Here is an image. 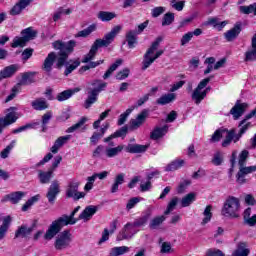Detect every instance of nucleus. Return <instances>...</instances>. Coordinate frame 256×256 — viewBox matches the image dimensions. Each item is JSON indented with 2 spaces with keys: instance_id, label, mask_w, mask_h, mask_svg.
Listing matches in <instances>:
<instances>
[{
  "instance_id": "61",
  "label": "nucleus",
  "mask_w": 256,
  "mask_h": 256,
  "mask_svg": "<svg viewBox=\"0 0 256 256\" xmlns=\"http://www.w3.org/2000/svg\"><path fill=\"white\" fill-rule=\"evenodd\" d=\"M170 5L172 9H175L176 11H181L182 9H185V1L171 0Z\"/></svg>"
},
{
  "instance_id": "18",
  "label": "nucleus",
  "mask_w": 256,
  "mask_h": 256,
  "mask_svg": "<svg viewBox=\"0 0 256 256\" xmlns=\"http://www.w3.org/2000/svg\"><path fill=\"white\" fill-rule=\"evenodd\" d=\"M33 231H35V224H33L31 227L22 225L16 230L15 239H19V237H22V239H27V237H29Z\"/></svg>"
},
{
  "instance_id": "39",
  "label": "nucleus",
  "mask_w": 256,
  "mask_h": 256,
  "mask_svg": "<svg viewBox=\"0 0 256 256\" xmlns=\"http://www.w3.org/2000/svg\"><path fill=\"white\" fill-rule=\"evenodd\" d=\"M185 165V160L176 159L172 162H170L166 167L165 171H177V169H181Z\"/></svg>"
},
{
  "instance_id": "7",
  "label": "nucleus",
  "mask_w": 256,
  "mask_h": 256,
  "mask_svg": "<svg viewBox=\"0 0 256 256\" xmlns=\"http://www.w3.org/2000/svg\"><path fill=\"white\" fill-rule=\"evenodd\" d=\"M213 79V76L203 79L199 82L198 86L192 91L191 99L195 103V105H201V102L207 97L203 89L209 85Z\"/></svg>"
},
{
  "instance_id": "29",
  "label": "nucleus",
  "mask_w": 256,
  "mask_h": 256,
  "mask_svg": "<svg viewBox=\"0 0 256 256\" xmlns=\"http://www.w3.org/2000/svg\"><path fill=\"white\" fill-rule=\"evenodd\" d=\"M123 149H125V146L123 145H118L116 147H106L104 153L108 159H113V157H117L119 153H122Z\"/></svg>"
},
{
  "instance_id": "41",
  "label": "nucleus",
  "mask_w": 256,
  "mask_h": 256,
  "mask_svg": "<svg viewBox=\"0 0 256 256\" xmlns=\"http://www.w3.org/2000/svg\"><path fill=\"white\" fill-rule=\"evenodd\" d=\"M131 251V248L127 246H119V247H114L110 250L109 255L110 256H121L125 255V253H129Z\"/></svg>"
},
{
  "instance_id": "55",
  "label": "nucleus",
  "mask_w": 256,
  "mask_h": 256,
  "mask_svg": "<svg viewBox=\"0 0 256 256\" xmlns=\"http://www.w3.org/2000/svg\"><path fill=\"white\" fill-rule=\"evenodd\" d=\"M179 203L178 197H173L167 205L166 210L164 211V215H169L172 211H175L177 204Z\"/></svg>"
},
{
  "instance_id": "15",
  "label": "nucleus",
  "mask_w": 256,
  "mask_h": 256,
  "mask_svg": "<svg viewBox=\"0 0 256 256\" xmlns=\"http://www.w3.org/2000/svg\"><path fill=\"white\" fill-rule=\"evenodd\" d=\"M25 195H27V193L23 191L12 192L10 194L5 195L2 198L1 203H7V201H9L10 203H12V205H17V203H19L21 199L25 197Z\"/></svg>"
},
{
  "instance_id": "8",
  "label": "nucleus",
  "mask_w": 256,
  "mask_h": 256,
  "mask_svg": "<svg viewBox=\"0 0 256 256\" xmlns=\"http://www.w3.org/2000/svg\"><path fill=\"white\" fill-rule=\"evenodd\" d=\"M81 185V182L77 179H72L67 186L66 189V197L68 199H73V201H79V199H84L85 192H79V186Z\"/></svg>"
},
{
  "instance_id": "9",
  "label": "nucleus",
  "mask_w": 256,
  "mask_h": 256,
  "mask_svg": "<svg viewBox=\"0 0 256 256\" xmlns=\"http://www.w3.org/2000/svg\"><path fill=\"white\" fill-rule=\"evenodd\" d=\"M72 241L73 238L71 232L69 230H64L56 237L54 247L57 251H63V249L70 247Z\"/></svg>"
},
{
  "instance_id": "58",
  "label": "nucleus",
  "mask_w": 256,
  "mask_h": 256,
  "mask_svg": "<svg viewBox=\"0 0 256 256\" xmlns=\"http://www.w3.org/2000/svg\"><path fill=\"white\" fill-rule=\"evenodd\" d=\"M39 201V195L33 196L27 200V202L22 206V211H29L32 205H35Z\"/></svg>"
},
{
  "instance_id": "40",
  "label": "nucleus",
  "mask_w": 256,
  "mask_h": 256,
  "mask_svg": "<svg viewBox=\"0 0 256 256\" xmlns=\"http://www.w3.org/2000/svg\"><path fill=\"white\" fill-rule=\"evenodd\" d=\"M120 65H123V59H117V60L115 61V63H113V64L108 68V70L104 73L103 79H109V78L111 77V75H113V72H114V71H117V68H118Z\"/></svg>"
},
{
  "instance_id": "44",
  "label": "nucleus",
  "mask_w": 256,
  "mask_h": 256,
  "mask_svg": "<svg viewBox=\"0 0 256 256\" xmlns=\"http://www.w3.org/2000/svg\"><path fill=\"white\" fill-rule=\"evenodd\" d=\"M97 97H99V94L90 90V92H88V97L84 103L85 109H89L91 105L97 103Z\"/></svg>"
},
{
  "instance_id": "22",
  "label": "nucleus",
  "mask_w": 256,
  "mask_h": 256,
  "mask_svg": "<svg viewBox=\"0 0 256 256\" xmlns=\"http://www.w3.org/2000/svg\"><path fill=\"white\" fill-rule=\"evenodd\" d=\"M98 207L97 206H87L82 213L79 215L78 219H82L83 221H90V219L97 213Z\"/></svg>"
},
{
  "instance_id": "35",
  "label": "nucleus",
  "mask_w": 256,
  "mask_h": 256,
  "mask_svg": "<svg viewBox=\"0 0 256 256\" xmlns=\"http://www.w3.org/2000/svg\"><path fill=\"white\" fill-rule=\"evenodd\" d=\"M251 47H252V49L246 52L245 61H255L256 60V33L252 37Z\"/></svg>"
},
{
  "instance_id": "46",
  "label": "nucleus",
  "mask_w": 256,
  "mask_h": 256,
  "mask_svg": "<svg viewBox=\"0 0 256 256\" xmlns=\"http://www.w3.org/2000/svg\"><path fill=\"white\" fill-rule=\"evenodd\" d=\"M165 219H167V217H165L164 215L154 217L149 223V228L157 229L158 227H161Z\"/></svg>"
},
{
  "instance_id": "4",
  "label": "nucleus",
  "mask_w": 256,
  "mask_h": 256,
  "mask_svg": "<svg viewBox=\"0 0 256 256\" xmlns=\"http://www.w3.org/2000/svg\"><path fill=\"white\" fill-rule=\"evenodd\" d=\"M161 41H163V37H157L156 40L151 44L149 49L144 54V58L142 61V71L149 69V67H151V65L155 63V60L159 59L161 55H163V50L157 51V49H159V45H161ZM155 51L157 52L155 53Z\"/></svg>"
},
{
  "instance_id": "50",
  "label": "nucleus",
  "mask_w": 256,
  "mask_h": 256,
  "mask_svg": "<svg viewBox=\"0 0 256 256\" xmlns=\"http://www.w3.org/2000/svg\"><path fill=\"white\" fill-rule=\"evenodd\" d=\"M94 31H97V25L92 24L84 30L79 31L77 34H75V37H89V35L92 34Z\"/></svg>"
},
{
  "instance_id": "32",
  "label": "nucleus",
  "mask_w": 256,
  "mask_h": 256,
  "mask_svg": "<svg viewBox=\"0 0 256 256\" xmlns=\"http://www.w3.org/2000/svg\"><path fill=\"white\" fill-rule=\"evenodd\" d=\"M69 139H71V135H66V136H62V137H59L54 145L51 147V152L52 153H59V149L61 147H63V145H65L67 143V141H69Z\"/></svg>"
},
{
  "instance_id": "1",
  "label": "nucleus",
  "mask_w": 256,
  "mask_h": 256,
  "mask_svg": "<svg viewBox=\"0 0 256 256\" xmlns=\"http://www.w3.org/2000/svg\"><path fill=\"white\" fill-rule=\"evenodd\" d=\"M76 45L77 42H75V40H70L68 42L57 40L53 42V49L59 52L58 54L55 52H50L47 55L42 65V69L45 71V73H51V71H53V65H55V61L56 68L62 69L63 66L66 65L67 59H69V55H71V53L74 51Z\"/></svg>"
},
{
  "instance_id": "24",
  "label": "nucleus",
  "mask_w": 256,
  "mask_h": 256,
  "mask_svg": "<svg viewBox=\"0 0 256 256\" xmlns=\"http://www.w3.org/2000/svg\"><path fill=\"white\" fill-rule=\"evenodd\" d=\"M149 149V144H128L125 148L126 153H145Z\"/></svg>"
},
{
  "instance_id": "57",
  "label": "nucleus",
  "mask_w": 256,
  "mask_h": 256,
  "mask_svg": "<svg viewBox=\"0 0 256 256\" xmlns=\"http://www.w3.org/2000/svg\"><path fill=\"white\" fill-rule=\"evenodd\" d=\"M39 126V122H34L30 124H26L24 126H20L17 129H14L12 133L17 134V133H23V131H27V129H35V127Z\"/></svg>"
},
{
  "instance_id": "42",
  "label": "nucleus",
  "mask_w": 256,
  "mask_h": 256,
  "mask_svg": "<svg viewBox=\"0 0 256 256\" xmlns=\"http://www.w3.org/2000/svg\"><path fill=\"white\" fill-rule=\"evenodd\" d=\"M197 199V194L191 192L184 196L181 200V207H189Z\"/></svg>"
},
{
  "instance_id": "3",
  "label": "nucleus",
  "mask_w": 256,
  "mask_h": 256,
  "mask_svg": "<svg viewBox=\"0 0 256 256\" xmlns=\"http://www.w3.org/2000/svg\"><path fill=\"white\" fill-rule=\"evenodd\" d=\"M121 26H115L109 33H107L103 39H97L91 46L89 53H87L83 59L82 63H89V61H93L95 59V55H97V51H99V47H109L119 33H121Z\"/></svg>"
},
{
  "instance_id": "43",
  "label": "nucleus",
  "mask_w": 256,
  "mask_h": 256,
  "mask_svg": "<svg viewBox=\"0 0 256 256\" xmlns=\"http://www.w3.org/2000/svg\"><path fill=\"white\" fill-rule=\"evenodd\" d=\"M126 41L128 43L129 49H134L135 45H137V34L135 33V31L130 30L126 34Z\"/></svg>"
},
{
  "instance_id": "34",
  "label": "nucleus",
  "mask_w": 256,
  "mask_h": 256,
  "mask_svg": "<svg viewBox=\"0 0 256 256\" xmlns=\"http://www.w3.org/2000/svg\"><path fill=\"white\" fill-rule=\"evenodd\" d=\"M249 119L245 118L244 120H242L240 123H239V127L240 128V131L238 134H236L235 136V143H237V141H239V139H241V137H243V135H245V133H247V130L249 129V127H251V123L248 122Z\"/></svg>"
},
{
  "instance_id": "36",
  "label": "nucleus",
  "mask_w": 256,
  "mask_h": 256,
  "mask_svg": "<svg viewBox=\"0 0 256 256\" xmlns=\"http://www.w3.org/2000/svg\"><path fill=\"white\" fill-rule=\"evenodd\" d=\"M117 17V14L115 12H109V11H100L97 14V18L100 21H103L104 23H107L109 21H113Z\"/></svg>"
},
{
  "instance_id": "52",
  "label": "nucleus",
  "mask_w": 256,
  "mask_h": 256,
  "mask_svg": "<svg viewBox=\"0 0 256 256\" xmlns=\"http://www.w3.org/2000/svg\"><path fill=\"white\" fill-rule=\"evenodd\" d=\"M239 11L240 13H243V15H251V13L256 15V2L248 6H240Z\"/></svg>"
},
{
  "instance_id": "16",
  "label": "nucleus",
  "mask_w": 256,
  "mask_h": 256,
  "mask_svg": "<svg viewBox=\"0 0 256 256\" xmlns=\"http://www.w3.org/2000/svg\"><path fill=\"white\" fill-rule=\"evenodd\" d=\"M256 166H239V171L236 175L237 177V183L240 185H243L245 183V175H249L250 173H255Z\"/></svg>"
},
{
  "instance_id": "26",
  "label": "nucleus",
  "mask_w": 256,
  "mask_h": 256,
  "mask_svg": "<svg viewBox=\"0 0 256 256\" xmlns=\"http://www.w3.org/2000/svg\"><path fill=\"white\" fill-rule=\"evenodd\" d=\"M79 91H81L80 88L64 90L56 96V99L59 102L67 101V99H71V97H73L75 93H79Z\"/></svg>"
},
{
  "instance_id": "14",
  "label": "nucleus",
  "mask_w": 256,
  "mask_h": 256,
  "mask_svg": "<svg viewBox=\"0 0 256 256\" xmlns=\"http://www.w3.org/2000/svg\"><path fill=\"white\" fill-rule=\"evenodd\" d=\"M19 119L17 116V107H10L6 111V116L0 119V123H4V126L13 125Z\"/></svg>"
},
{
  "instance_id": "56",
  "label": "nucleus",
  "mask_w": 256,
  "mask_h": 256,
  "mask_svg": "<svg viewBox=\"0 0 256 256\" xmlns=\"http://www.w3.org/2000/svg\"><path fill=\"white\" fill-rule=\"evenodd\" d=\"M53 118V112L48 111L42 116V131L45 133L47 131V124Z\"/></svg>"
},
{
  "instance_id": "63",
  "label": "nucleus",
  "mask_w": 256,
  "mask_h": 256,
  "mask_svg": "<svg viewBox=\"0 0 256 256\" xmlns=\"http://www.w3.org/2000/svg\"><path fill=\"white\" fill-rule=\"evenodd\" d=\"M212 163H213V165H216L217 167H219V165H222L223 164V153L216 152L212 159Z\"/></svg>"
},
{
  "instance_id": "17",
  "label": "nucleus",
  "mask_w": 256,
  "mask_h": 256,
  "mask_svg": "<svg viewBox=\"0 0 256 256\" xmlns=\"http://www.w3.org/2000/svg\"><path fill=\"white\" fill-rule=\"evenodd\" d=\"M32 2L33 0H20L12 7V9L10 10V15H21L22 11L24 9H27V7H29Z\"/></svg>"
},
{
  "instance_id": "48",
  "label": "nucleus",
  "mask_w": 256,
  "mask_h": 256,
  "mask_svg": "<svg viewBox=\"0 0 256 256\" xmlns=\"http://www.w3.org/2000/svg\"><path fill=\"white\" fill-rule=\"evenodd\" d=\"M227 129L219 128L217 129L210 138V143H219L223 139V133H226Z\"/></svg>"
},
{
  "instance_id": "51",
  "label": "nucleus",
  "mask_w": 256,
  "mask_h": 256,
  "mask_svg": "<svg viewBox=\"0 0 256 256\" xmlns=\"http://www.w3.org/2000/svg\"><path fill=\"white\" fill-rule=\"evenodd\" d=\"M133 111H135V106H131L124 113H122L119 116L117 125H119V126L125 125V122L127 121V118L129 117V115H131V113H133Z\"/></svg>"
},
{
  "instance_id": "53",
  "label": "nucleus",
  "mask_w": 256,
  "mask_h": 256,
  "mask_svg": "<svg viewBox=\"0 0 256 256\" xmlns=\"http://www.w3.org/2000/svg\"><path fill=\"white\" fill-rule=\"evenodd\" d=\"M85 123H87V118L82 117L76 124L72 125L66 130V133H75L78 129H81Z\"/></svg>"
},
{
  "instance_id": "62",
  "label": "nucleus",
  "mask_w": 256,
  "mask_h": 256,
  "mask_svg": "<svg viewBox=\"0 0 256 256\" xmlns=\"http://www.w3.org/2000/svg\"><path fill=\"white\" fill-rule=\"evenodd\" d=\"M79 65H81V62L79 60H75L72 64L66 66V70L64 72V75H70V73H73V71H75V69H77V67H79Z\"/></svg>"
},
{
  "instance_id": "20",
  "label": "nucleus",
  "mask_w": 256,
  "mask_h": 256,
  "mask_svg": "<svg viewBox=\"0 0 256 256\" xmlns=\"http://www.w3.org/2000/svg\"><path fill=\"white\" fill-rule=\"evenodd\" d=\"M19 71V65L12 64L0 71V79H9Z\"/></svg>"
},
{
  "instance_id": "6",
  "label": "nucleus",
  "mask_w": 256,
  "mask_h": 256,
  "mask_svg": "<svg viewBox=\"0 0 256 256\" xmlns=\"http://www.w3.org/2000/svg\"><path fill=\"white\" fill-rule=\"evenodd\" d=\"M22 37H15L11 44L13 49L16 47H25L29 41H33L37 37V31L33 30L32 27H28L21 32Z\"/></svg>"
},
{
  "instance_id": "59",
  "label": "nucleus",
  "mask_w": 256,
  "mask_h": 256,
  "mask_svg": "<svg viewBox=\"0 0 256 256\" xmlns=\"http://www.w3.org/2000/svg\"><path fill=\"white\" fill-rule=\"evenodd\" d=\"M247 159H249V151L243 150L239 154V161H238L239 167H245V165L247 163Z\"/></svg>"
},
{
  "instance_id": "27",
  "label": "nucleus",
  "mask_w": 256,
  "mask_h": 256,
  "mask_svg": "<svg viewBox=\"0 0 256 256\" xmlns=\"http://www.w3.org/2000/svg\"><path fill=\"white\" fill-rule=\"evenodd\" d=\"M31 106L35 111H45V109H49V103L45 98H37L33 100Z\"/></svg>"
},
{
  "instance_id": "31",
  "label": "nucleus",
  "mask_w": 256,
  "mask_h": 256,
  "mask_svg": "<svg viewBox=\"0 0 256 256\" xmlns=\"http://www.w3.org/2000/svg\"><path fill=\"white\" fill-rule=\"evenodd\" d=\"M90 85L93 87V89L90 91L97 93L98 95L101 93V91H105V89H107V82L99 79L92 80Z\"/></svg>"
},
{
  "instance_id": "2",
  "label": "nucleus",
  "mask_w": 256,
  "mask_h": 256,
  "mask_svg": "<svg viewBox=\"0 0 256 256\" xmlns=\"http://www.w3.org/2000/svg\"><path fill=\"white\" fill-rule=\"evenodd\" d=\"M79 209H81V206H77L69 216L63 215L62 217L54 220L46 231L44 239L51 241V239L58 235L61 232V229L67 225H75L77 221H81V219L75 218V214L79 211Z\"/></svg>"
},
{
  "instance_id": "54",
  "label": "nucleus",
  "mask_w": 256,
  "mask_h": 256,
  "mask_svg": "<svg viewBox=\"0 0 256 256\" xmlns=\"http://www.w3.org/2000/svg\"><path fill=\"white\" fill-rule=\"evenodd\" d=\"M175 21V14L173 12H167L162 18V27H167Z\"/></svg>"
},
{
  "instance_id": "30",
  "label": "nucleus",
  "mask_w": 256,
  "mask_h": 256,
  "mask_svg": "<svg viewBox=\"0 0 256 256\" xmlns=\"http://www.w3.org/2000/svg\"><path fill=\"white\" fill-rule=\"evenodd\" d=\"M125 183V173H119L115 176L114 182L111 185L110 192L117 193L119 191V185H123Z\"/></svg>"
},
{
  "instance_id": "5",
  "label": "nucleus",
  "mask_w": 256,
  "mask_h": 256,
  "mask_svg": "<svg viewBox=\"0 0 256 256\" xmlns=\"http://www.w3.org/2000/svg\"><path fill=\"white\" fill-rule=\"evenodd\" d=\"M239 209H241V202L235 196H229L224 202L221 214L224 217L235 219L239 217Z\"/></svg>"
},
{
  "instance_id": "33",
  "label": "nucleus",
  "mask_w": 256,
  "mask_h": 256,
  "mask_svg": "<svg viewBox=\"0 0 256 256\" xmlns=\"http://www.w3.org/2000/svg\"><path fill=\"white\" fill-rule=\"evenodd\" d=\"M127 131H129V128L127 126H123L110 136L104 138V143H109V141H113V139H117L118 137H125L127 135Z\"/></svg>"
},
{
  "instance_id": "64",
  "label": "nucleus",
  "mask_w": 256,
  "mask_h": 256,
  "mask_svg": "<svg viewBox=\"0 0 256 256\" xmlns=\"http://www.w3.org/2000/svg\"><path fill=\"white\" fill-rule=\"evenodd\" d=\"M206 256H225V253L217 248H210L206 251Z\"/></svg>"
},
{
  "instance_id": "12",
  "label": "nucleus",
  "mask_w": 256,
  "mask_h": 256,
  "mask_svg": "<svg viewBox=\"0 0 256 256\" xmlns=\"http://www.w3.org/2000/svg\"><path fill=\"white\" fill-rule=\"evenodd\" d=\"M149 117V110L144 109L137 115L135 119L130 120V130L136 131V129H139L147 121V118Z\"/></svg>"
},
{
  "instance_id": "10",
  "label": "nucleus",
  "mask_w": 256,
  "mask_h": 256,
  "mask_svg": "<svg viewBox=\"0 0 256 256\" xmlns=\"http://www.w3.org/2000/svg\"><path fill=\"white\" fill-rule=\"evenodd\" d=\"M135 235H137V230L132 226V223L128 222L118 233L116 240L125 241L127 239H133Z\"/></svg>"
},
{
  "instance_id": "38",
  "label": "nucleus",
  "mask_w": 256,
  "mask_h": 256,
  "mask_svg": "<svg viewBox=\"0 0 256 256\" xmlns=\"http://www.w3.org/2000/svg\"><path fill=\"white\" fill-rule=\"evenodd\" d=\"M175 101V94L168 93L162 95L160 98L156 100L157 105H169V103H173Z\"/></svg>"
},
{
  "instance_id": "45",
  "label": "nucleus",
  "mask_w": 256,
  "mask_h": 256,
  "mask_svg": "<svg viewBox=\"0 0 256 256\" xmlns=\"http://www.w3.org/2000/svg\"><path fill=\"white\" fill-rule=\"evenodd\" d=\"M227 135L226 138L223 140L222 142V147H229L232 143V141H234L235 143V129L232 130H227L226 131Z\"/></svg>"
},
{
  "instance_id": "47",
  "label": "nucleus",
  "mask_w": 256,
  "mask_h": 256,
  "mask_svg": "<svg viewBox=\"0 0 256 256\" xmlns=\"http://www.w3.org/2000/svg\"><path fill=\"white\" fill-rule=\"evenodd\" d=\"M33 72H26L22 74V79L19 85H31V83H35V78L33 77Z\"/></svg>"
},
{
  "instance_id": "11",
  "label": "nucleus",
  "mask_w": 256,
  "mask_h": 256,
  "mask_svg": "<svg viewBox=\"0 0 256 256\" xmlns=\"http://www.w3.org/2000/svg\"><path fill=\"white\" fill-rule=\"evenodd\" d=\"M60 193L61 184L59 183V180H53L46 193L48 203H51V205H53V203H55V199H57V195H59Z\"/></svg>"
},
{
  "instance_id": "25",
  "label": "nucleus",
  "mask_w": 256,
  "mask_h": 256,
  "mask_svg": "<svg viewBox=\"0 0 256 256\" xmlns=\"http://www.w3.org/2000/svg\"><path fill=\"white\" fill-rule=\"evenodd\" d=\"M239 33H241V24H236L232 29L224 33V37L226 41H235L239 37Z\"/></svg>"
},
{
  "instance_id": "19",
  "label": "nucleus",
  "mask_w": 256,
  "mask_h": 256,
  "mask_svg": "<svg viewBox=\"0 0 256 256\" xmlns=\"http://www.w3.org/2000/svg\"><path fill=\"white\" fill-rule=\"evenodd\" d=\"M251 250L247 242H239L236 245V249L232 252V256H249Z\"/></svg>"
},
{
  "instance_id": "49",
  "label": "nucleus",
  "mask_w": 256,
  "mask_h": 256,
  "mask_svg": "<svg viewBox=\"0 0 256 256\" xmlns=\"http://www.w3.org/2000/svg\"><path fill=\"white\" fill-rule=\"evenodd\" d=\"M213 206L211 205H208L206 206L204 212H203V215H204V218L201 222V225H207V223H209V221H211V219L213 218Z\"/></svg>"
},
{
  "instance_id": "37",
  "label": "nucleus",
  "mask_w": 256,
  "mask_h": 256,
  "mask_svg": "<svg viewBox=\"0 0 256 256\" xmlns=\"http://www.w3.org/2000/svg\"><path fill=\"white\" fill-rule=\"evenodd\" d=\"M151 219V212H146L144 215L136 219L133 223L132 226L135 227H145L147 225V222Z\"/></svg>"
},
{
  "instance_id": "60",
  "label": "nucleus",
  "mask_w": 256,
  "mask_h": 256,
  "mask_svg": "<svg viewBox=\"0 0 256 256\" xmlns=\"http://www.w3.org/2000/svg\"><path fill=\"white\" fill-rule=\"evenodd\" d=\"M13 147H15V140H13L4 150L1 151V159H7V157H9V153H11L13 150Z\"/></svg>"
},
{
  "instance_id": "21",
  "label": "nucleus",
  "mask_w": 256,
  "mask_h": 256,
  "mask_svg": "<svg viewBox=\"0 0 256 256\" xmlns=\"http://www.w3.org/2000/svg\"><path fill=\"white\" fill-rule=\"evenodd\" d=\"M168 131H169V126L167 125L163 127H156L150 133V139H152V141H158V139H162V137H165Z\"/></svg>"
},
{
  "instance_id": "13",
  "label": "nucleus",
  "mask_w": 256,
  "mask_h": 256,
  "mask_svg": "<svg viewBox=\"0 0 256 256\" xmlns=\"http://www.w3.org/2000/svg\"><path fill=\"white\" fill-rule=\"evenodd\" d=\"M249 104L241 103V100L236 101L235 105L230 110V115L233 116V119L237 121L241 116L247 111Z\"/></svg>"
},
{
  "instance_id": "28",
  "label": "nucleus",
  "mask_w": 256,
  "mask_h": 256,
  "mask_svg": "<svg viewBox=\"0 0 256 256\" xmlns=\"http://www.w3.org/2000/svg\"><path fill=\"white\" fill-rule=\"evenodd\" d=\"M53 177V172L52 170L48 171H43V170H38V179L41 183V185H47L51 183V178Z\"/></svg>"
},
{
  "instance_id": "23",
  "label": "nucleus",
  "mask_w": 256,
  "mask_h": 256,
  "mask_svg": "<svg viewBox=\"0 0 256 256\" xmlns=\"http://www.w3.org/2000/svg\"><path fill=\"white\" fill-rule=\"evenodd\" d=\"M12 221L13 219L11 218V216H5L2 219V225H0V241H3V238L7 236Z\"/></svg>"
}]
</instances>
